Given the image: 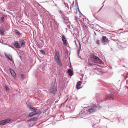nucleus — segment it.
Wrapping results in <instances>:
<instances>
[{
    "label": "nucleus",
    "instance_id": "33",
    "mask_svg": "<svg viewBox=\"0 0 128 128\" xmlns=\"http://www.w3.org/2000/svg\"><path fill=\"white\" fill-rule=\"evenodd\" d=\"M5 88L6 90V91H9L8 90H9V89L8 88V87L7 86H6L5 87Z\"/></svg>",
    "mask_w": 128,
    "mask_h": 128
},
{
    "label": "nucleus",
    "instance_id": "19",
    "mask_svg": "<svg viewBox=\"0 0 128 128\" xmlns=\"http://www.w3.org/2000/svg\"><path fill=\"white\" fill-rule=\"evenodd\" d=\"M20 47H23L25 46V42L24 40H22L20 42Z\"/></svg>",
    "mask_w": 128,
    "mask_h": 128
},
{
    "label": "nucleus",
    "instance_id": "6",
    "mask_svg": "<svg viewBox=\"0 0 128 128\" xmlns=\"http://www.w3.org/2000/svg\"><path fill=\"white\" fill-rule=\"evenodd\" d=\"M108 99L114 100V95L112 94H107L103 101H106Z\"/></svg>",
    "mask_w": 128,
    "mask_h": 128
},
{
    "label": "nucleus",
    "instance_id": "48",
    "mask_svg": "<svg viewBox=\"0 0 128 128\" xmlns=\"http://www.w3.org/2000/svg\"><path fill=\"white\" fill-rule=\"evenodd\" d=\"M38 5H39V6H41L40 5V4H38Z\"/></svg>",
    "mask_w": 128,
    "mask_h": 128
},
{
    "label": "nucleus",
    "instance_id": "47",
    "mask_svg": "<svg viewBox=\"0 0 128 128\" xmlns=\"http://www.w3.org/2000/svg\"><path fill=\"white\" fill-rule=\"evenodd\" d=\"M67 100H66L65 101V102H66L67 101Z\"/></svg>",
    "mask_w": 128,
    "mask_h": 128
},
{
    "label": "nucleus",
    "instance_id": "25",
    "mask_svg": "<svg viewBox=\"0 0 128 128\" xmlns=\"http://www.w3.org/2000/svg\"><path fill=\"white\" fill-rule=\"evenodd\" d=\"M32 109H31L30 110L33 111L34 113L38 112H36V111L37 110V109H36V108L35 107H33L32 108Z\"/></svg>",
    "mask_w": 128,
    "mask_h": 128
},
{
    "label": "nucleus",
    "instance_id": "52",
    "mask_svg": "<svg viewBox=\"0 0 128 128\" xmlns=\"http://www.w3.org/2000/svg\"><path fill=\"white\" fill-rule=\"evenodd\" d=\"M70 97H72V96H70Z\"/></svg>",
    "mask_w": 128,
    "mask_h": 128
},
{
    "label": "nucleus",
    "instance_id": "44",
    "mask_svg": "<svg viewBox=\"0 0 128 128\" xmlns=\"http://www.w3.org/2000/svg\"><path fill=\"white\" fill-rule=\"evenodd\" d=\"M64 23H65L66 24V25H67L68 24V22H65V21H64Z\"/></svg>",
    "mask_w": 128,
    "mask_h": 128
},
{
    "label": "nucleus",
    "instance_id": "12",
    "mask_svg": "<svg viewBox=\"0 0 128 128\" xmlns=\"http://www.w3.org/2000/svg\"><path fill=\"white\" fill-rule=\"evenodd\" d=\"M61 38L63 41V44L64 45H66L67 44L66 40L64 36V35L62 36Z\"/></svg>",
    "mask_w": 128,
    "mask_h": 128
},
{
    "label": "nucleus",
    "instance_id": "22",
    "mask_svg": "<svg viewBox=\"0 0 128 128\" xmlns=\"http://www.w3.org/2000/svg\"><path fill=\"white\" fill-rule=\"evenodd\" d=\"M4 29L3 28L1 27L0 28V34L2 36L4 35Z\"/></svg>",
    "mask_w": 128,
    "mask_h": 128
},
{
    "label": "nucleus",
    "instance_id": "29",
    "mask_svg": "<svg viewBox=\"0 0 128 128\" xmlns=\"http://www.w3.org/2000/svg\"><path fill=\"white\" fill-rule=\"evenodd\" d=\"M15 32L18 36H20L21 34L17 30H15Z\"/></svg>",
    "mask_w": 128,
    "mask_h": 128
},
{
    "label": "nucleus",
    "instance_id": "40",
    "mask_svg": "<svg viewBox=\"0 0 128 128\" xmlns=\"http://www.w3.org/2000/svg\"><path fill=\"white\" fill-rule=\"evenodd\" d=\"M24 75L23 74H21V78H23V77H24Z\"/></svg>",
    "mask_w": 128,
    "mask_h": 128
},
{
    "label": "nucleus",
    "instance_id": "38",
    "mask_svg": "<svg viewBox=\"0 0 128 128\" xmlns=\"http://www.w3.org/2000/svg\"><path fill=\"white\" fill-rule=\"evenodd\" d=\"M70 118H75L76 119L78 118V117L77 116L73 117L72 116H70Z\"/></svg>",
    "mask_w": 128,
    "mask_h": 128
},
{
    "label": "nucleus",
    "instance_id": "17",
    "mask_svg": "<svg viewBox=\"0 0 128 128\" xmlns=\"http://www.w3.org/2000/svg\"><path fill=\"white\" fill-rule=\"evenodd\" d=\"M67 72L69 75L71 76L73 74V72L71 69H69L68 70Z\"/></svg>",
    "mask_w": 128,
    "mask_h": 128
},
{
    "label": "nucleus",
    "instance_id": "51",
    "mask_svg": "<svg viewBox=\"0 0 128 128\" xmlns=\"http://www.w3.org/2000/svg\"><path fill=\"white\" fill-rule=\"evenodd\" d=\"M20 58L21 59V56H20Z\"/></svg>",
    "mask_w": 128,
    "mask_h": 128
},
{
    "label": "nucleus",
    "instance_id": "50",
    "mask_svg": "<svg viewBox=\"0 0 128 128\" xmlns=\"http://www.w3.org/2000/svg\"><path fill=\"white\" fill-rule=\"evenodd\" d=\"M105 2V1L103 3H102V4H103V3Z\"/></svg>",
    "mask_w": 128,
    "mask_h": 128
},
{
    "label": "nucleus",
    "instance_id": "13",
    "mask_svg": "<svg viewBox=\"0 0 128 128\" xmlns=\"http://www.w3.org/2000/svg\"><path fill=\"white\" fill-rule=\"evenodd\" d=\"M59 57H60V56L58 52L56 50L54 56V59L55 60Z\"/></svg>",
    "mask_w": 128,
    "mask_h": 128
},
{
    "label": "nucleus",
    "instance_id": "28",
    "mask_svg": "<svg viewBox=\"0 0 128 128\" xmlns=\"http://www.w3.org/2000/svg\"><path fill=\"white\" fill-rule=\"evenodd\" d=\"M4 15H3L2 17L0 19V22H4Z\"/></svg>",
    "mask_w": 128,
    "mask_h": 128
},
{
    "label": "nucleus",
    "instance_id": "18",
    "mask_svg": "<svg viewBox=\"0 0 128 128\" xmlns=\"http://www.w3.org/2000/svg\"><path fill=\"white\" fill-rule=\"evenodd\" d=\"M82 83V82L81 81H79L77 83L76 85V88L77 89H79L80 88H78V87L80 86Z\"/></svg>",
    "mask_w": 128,
    "mask_h": 128
},
{
    "label": "nucleus",
    "instance_id": "21",
    "mask_svg": "<svg viewBox=\"0 0 128 128\" xmlns=\"http://www.w3.org/2000/svg\"><path fill=\"white\" fill-rule=\"evenodd\" d=\"M58 11L59 12V14L60 15L61 17L62 18V17L65 16L64 14L60 10V9L58 10Z\"/></svg>",
    "mask_w": 128,
    "mask_h": 128
},
{
    "label": "nucleus",
    "instance_id": "3",
    "mask_svg": "<svg viewBox=\"0 0 128 128\" xmlns=\"http://www.w3.org/2000/svg\"><path fill=\"white\" fill-rule=\"evenodd\" d=\"M88 108L86 107H84V109L82 110L79 113L78 115L80 116V117L84 118L88 116Z\"/></svg>",
    "mask_w": 128,
    "mask_h": 128
},
{
    "label": "nucleus",
    "instance_id": "43",
    "mask_svg": "<svg viewBox=\"0 0 128 128\" xmlns=\"http://www.w3.org/2000/svg\"><path fill=\"white\" fill-rule=\"evenodd\" d=\"M103 6H104V4H103L102 7L98 11V12L99 11H100L102 9V7H103Z\"/></svg>",
    "mask_w": 128,
    "mask_h": 128
},
{
    "label": "nucleus",
    "instance_id": "42",
    "mask_svg": "<svg viewBox=\"0 0 128 128\" xmlns=\"http://www.w3.org/2000/svg\"><path fill=\"white\" fill-rule=\"evenodd\" d=\"M71 12L70 11H69L67 12V13L68 14H70Z\"/></svg>",
    "mask_w": 128,
    "mask_h": 128
},
{
    "label": "nucleus",
    "instance_id": "4",
    "mask_svg": "<svg viewBox=\"0 0 128 128\" xmlns=\"http://www.w3.org/2000/svg\"><path fill=\"white\" fill-rule=\"evenodd\" d=\"M90 57L95 62L100 64H101L103 62L98 57L94 55L93 54H90Z\"/></svg>",
    "mask_w": 128,
    "mask_h": 128
},
{
    "label": "nucleus",
    "instance_id": "10",
    "mask_svg": "<svg viewBox=\"0 0 128 128\" xmlns=\"http://www.w3.org/2000/svg\"><path fill=\"white\" fill-rule=\"evenodd\" d=\"M75 42L76 44V45L77 47H78V49L77 50V51L78 52V55L79 56H80V52L81 50V45L80 44V42H78V46L77 44L76 43V42L75 41Z\"/></svg>",
    "mask_w": 128,
    "mask_h": 128
},
{
    "label": "nucleus",
    "instance_id": "53",
    "mask_svg": "<svg viewBox=\"0 0 128 128\" xmlns=\"http://www.w3.org/2000/svg\"><path fill=\"white\" fill-rule=\"evenodd\" d=\"M121 16V17L122 18V16Z\"/></svg>",
    "mask_w": 128,
    "mask_h": 128
},
{
    "label": "nucleus",
    "instance_id": "46",
    "mask_svg": "<svg viewBox=\"0 0 128 128\" xmlns=\"http://www.w3.org/2000/svg\"><path fill=\"white\" fill-rule=\"evenodd\" d=\"M106 118V119H107V120H110L109 119H108V118Z\"/></svg>",
    "mask_w": 128,
    "mask_h": 128
},
{
    "label": "nucleus",
    "instance_id": "45",
    "mask_svg": "<svg viewBox=\"0 0 128 128\" xmlns=\"http://www.w3.org/2000/svg\"><path fill=\"white\" fill-rule=\"evenodd\" d=\"M55 6H57L58 8V10H59V9H60V8L57 6V5L56 4H55Z\"/></svg>",
    "mask_w": 128,
    "mask_h": 128
},
{
    "label": "nucleus",
    "instance_id": "20",
    "mask_svg": "<svg viewBox=\"0 0 128 128\" xmlns=\"http://www.w3.org/2000/svg\"><path fill=\"white\" fill-rule=\"evenodd\" d=\"M38 112L34 113L33 112H32L30 113L28 116L29 117H31L33 116L34 115H36L38 114Z\"/></svg>",
    "mask_w": 128,
    "mask_h": 128
},
{
    "label": "nucleus",
    "instance_id": "2",
    "mask_svg": "<svg viewBox=\"0 0 128 128\" xmlns=\"http://www.w3.org/2000/svg\"><path fill=\"white\" fill-rule=\"evenodd\" d=\"M89 108H88V114H91L93 113L96 111V108H98V106L94 102L90 104L88 106Z\"/></svg>",
    "mask_w": 128,
    "mask_h": 128
},
{
    "label": "nucleus",
    "instance_id": "24",
    "mask_svg": "<svg viewBox=\"0 0 128 128\" xmlns=\"http://www.w3.org/2000/svg\"><path fill=\"white\" fill-rule=\"evenodd\" d=\"M6 124L10 122L12 120V119L10 118H6L4 120Z\"/></svg>",
    "mask_w": 128,
    "mask_h": 128
},
{
    "label": "nucleus",
    "instance_id": "8",
    "mask_svg": "<svg viewBox=\"0 0 128 128\" xmlns=\"http://www.w3.org/2000/svg\"><path fill=\"white\" fill-rule=\"evenodd\" d=\"M124 40H127V41H125L124 43H122L121 44V45H118V47L120 49H124L125 48V46H123L124 44H125L127 45H128V38H126Z\"/></svg>",
    "mask_w": 128,
    "mask_h": 128
},
{
    "label": "nucleus",
    "instance_id": "36",
    "mask_svg": "<svg viewBox=\"0 0 128 128\" xmlns=\"http://www.w3.org/2000/svg\"><path fill=\"white\" fill-rule=\"evenodd\" d=\"M60 60V57H59V58H57L56 59L54 60L55 62L57 61H58V60L59 61Z\"/></svg>",
    "mask_w": 128,
    "mask_h": 128
},
{
    "label": "nucleus",
    "instance_id": "37",
    "mask_svg": "<svg viewBox=\"0 0 128 128\" xmlns=\"http://www.w3.org/2000/svg\"><path fill=\"white\" fill-rule=\"evenodd\" d=\"M8 46H10V47L12 48L14 50H16V52H18V51H17L15 49H14V47L12 46H10V45H8Z\"/></svg>",
    "mask_w": 128,
    "mask_h": 128
},
{
    "label": "nucleus",
    "instance_id": "5",
    "mask_svg": "<svg viewBox=\"0 0 128 128\" xmlns=\"http://www.w3.org/2000/svg\"><path fill=\"white\" fill-rule=\"evenodd\" d=\"M57 85L55 83H53L49 90L50 92L54 94L57 91Z\"/></svg>",
    "mask_w": 128,
    "mask_h": 128
},
{
    "label": "nucleus",
    "instance_id": "30",
    "mask_svg": "<svg viewBox=\"0 0 128 128\" xmlns=\"http://www.w3.org/2000/svg\"><path fill=\"white\" fill-rule=\"evenodd\" d=\"M62 19H63L64 20H68V18L66 16H64L62 18Z\"/></svg>",
    "mask_w": 128,
    "mask_h": 128
},
{
    "label": "nucleus",
    "instance_id": "39",
    "mask_svg": "<svg viewBox=\"0 0 128 128\" xmlns=\"http://www.w3.org/2000/svg\"><path fill=\"white\" fill-rule=\"evenodd\" d=\"M99 94H96V98L97 97H98V96H99Z\"/></svg>",
    "mask_w": 128,
    "mask_h": 128
},
{
    "label": "nucleus",
    "instance_id": "11",
    "mask_svg": "<svg viewBox=\"0 0 128 128\" xmlns=\"http://www.w3.org/2000/svg\"><path fill=\"white\" fill-rule=\"evenodd\" d=\"M14 42L13 43L14 46L16 48H20V44L18 42Z\"/></svg>",
    "mask_w": 128,
    "mask_h": 128
},
{
    "label": "nucleus",
    "instance_id": "15",
    "mask_svg": "<svg viewBox=\"0 0 128 128\" xmlns=\"http://www.w3.org/2000/svg\"><path fill=\"white\" fill-rule=\"evenodd\" d=\"M26 105L27 107L29 108L30 109V110L31 109H32V108L33 107V106L29 102H26Z\"/></svg>",
    "mask_w": 128,
    "mask_h": 128
},
{
    "label": "nucleus",
    "instance_id": "35",
    "mask_svg": "<svg viewBox=\"0 0 128 128\" xmlns=\"http://www.w3.org/2000/svg\"><path fill=\"white\" fill-rule=\"evenodd\" d=\"M88 67L90 66H94V64H93L90 63L88 62Z\"/></svg>",
    "mask_w": 128,
    "mask_h": 128
},
{
    "label": "nucleus",
    "instance_id": "16",
    "mask_svg": "<svg viewBox=\"0 0 128 128\" xmlns=\"http://www.w3.org/2000/svg\"><path fill=\"white\" fill-rule=\"evenodd\" d=\"M4 55L8 58V59L10 60L11 61H12V56L11 55H10V54L8 55L6 54V53H4Z\"/></svg>",
    "mask_w": 128,
    "mask_h": 128
},
{
    "label": "nucleus",
    "instance_id": "7",
    "mask_svg": "<svg viewBox=\"0 0 128 128\" xmlns=\"http://www.w3.org/2000/svg\"><path fill=\"white\" fill-rule=\"evenodd\" d=\"M102 43L104 45L108 42V40L107 37L105 36H103L101 39Z\"/></svg>",
    "mask_w": 128,
    "mask_h": 128
},
{
    "label": "nucleus",
    "instance_id": "27",
    "mask_svg": "<svg viewBox=\"0 0 128 128\" xmlns=\"http://www.w3.org/2000/svg\"><path fill=\"white\" fill-rule=\"evenodd\" d=\"M6 124L5 122V120H2L0 121V125H3Z\"/></svg>",
    "mask_w": 128,
    "mask_h": 128
},
{
    "label": "nucleus",
    "instance_id": "9",
    "mask_svg": "<svg viewBox=\"0 0 128 128\" xmlns=\"http://www.w3.org/2000/svg\"><path fill=\"white\" fill-rule=\"evenodd\" d=\"M54 117L56 118L57 120L60 121L63 118V116H62L61 113H59L56 114L54 116Z\"/></svg>",
    "mask_w": 128,
    "mask_h": 128
},
{
    "label": "nucleus",
    "instance_id": "41",
    "mask_svg": "<svg viewBox=\"0 0 128 128\" xmlns=\"http://www.w3.org/2000/svg\"><path fill=\"white\" fill-rule=\"evenodd\" d=\"M75 20H76V21L77 22H78L77 18L76 16H75Z\"/></svg>",
    "mask_w": 128,
    "mask_h": 128
},
{
    "label": "nucleus",
    "instance_id": "32",
    "mask_svg": "<svg viewBox=\"0 0 128 128\" xmlns=\"http://www.w3.org/2000/svg\"><path fill=\"white\" fill-rule=\"evenodd\" d=\"M40 52L43 54L44 55L45 54V53L44 50H40Z\"/></svg>",
    "mask_w": 128,
    "mask_h": 128
},
{
    "label": "nucleus",
    "instance_id": "49",
    "mask_svg": "<svg viewBox=\"0 0 128 128\" xmlns=\"http://www.w3.org/2000/svg\"><path fill=\"white\" fill-rule=\"evenodd\" d=\"M128 81H126V82L127 83H128Z\"/></svg>",
    "mask_w": 128,
    "mask_h": 128
},
{
    "label": "nucleus",
    "instance_id": "14",
    "mask_svg": "<svg viewBox=\"0 0 128 128\" xmlns=\"http://www.w3.org/2000/svg\"><path fill=\"white\" fill-rule=\"evenodd\" d=\"M9 71L11 73L12 76L13 77H15L16 76V74L15 72L12 69L10 68L9 69Z\"/></svg>",
    "mask_w": 128,
    "mask_h": 128
},
{
    "label": "nucleus",
    "instance_id": "31",
    "mask_svg": "<svg viewBox=\"0 0 128 128\" xmlns=\"http://www.w3.org/2000/svg\"><path fill=\"white\" fill-rule=\"evenodd\" d=\"M96 43L99 45H100V41L99 40H96Z\"/></svg>",
    "mask_w": 128,
    "mask_h": 128
},
{
    "label": "nucleus",
    "instance_id": "54",
    "mask_svg": "<svg viewBox=\"0 0 128 128\" xmlns=\"http://www.w3.org/2000/svg\"><path fill=\"white\" fill-rule=\"evenodd\" d=\"M71 7H70V9H71Z\"/></svg>",
    "mask_w": 128,
    "mask_h": 128
},
{
    "label": "nucleus",
    "instance_id": "23",
    "mask_svg": "<svg viewBox=\"0 0 128 128\" xmlns=\"http://www.w3.org/2000/svg\"><path fill=\"white\" fill-rule=\"evenodd\" d=\"M37 118L35 117H33L32 118H31L30 119L28 120V121H36L37 120Z\"/></svg>",
    "mask_w": 128,
    "mask_h": 128
},
{
    "label": "nucleus",
    "instance_id": "34",
    "mask_svg": "<svg viewBox=\"0 0 128 128\" xmlns=\"http://www.w3.org/2000/svg\"><path fill=\"white\" fill-rule=\"evenodd\" d=\"M64 3V4L67 7L68 9H69V6H68V4L66 3Z\"/></svg>",
    "mask_w": 128,
    "mask_h": 128
},
{
    "label": "nucleus",
    "instance_id": "26",
    "mask_svg": "<svg viewBox=\"0 0 128 128\" xmlns=\"http://www.w3.org/2000/svg\"><path fill=\"white\" fill-rule=\"evenodd\" d=\"M59 66H62V63L61 60L55 62Z\"/></svg>",
    "mask_w": 128,
    "mask_h": 128
},
{
    "label": "nucleus",
    "instance_id": "1",
    "mask_svg": "<svg viewBox=\"0 0 128 128\" xmlns=\"http://www.w3.org/2000/svg\"><path fill=\"white\" fill-rule=\"evenodd\" d=\"M84 25L86 28H84V33L85 35V36L83 37L82 39V42L86 44H88V38H87L88 37V22H87L86 23L85 22L84 20Z\"/></svg>",
    "mask_w": 128,
    "mask_h": 128
}]
</instances>
